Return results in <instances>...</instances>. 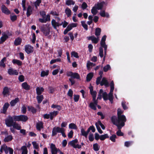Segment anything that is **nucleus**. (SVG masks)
I'll use <instances>...</instances> for the list:
<instances>
[{"instance_id":"473e14b6","label":"nucleus","mask_w":154,"mask_h":154,"mask_svg":"<svg viewBox=\"0 0 154 154\" xmlns=\"http://www.w3.org/2000/svg\"><path fill=\"white\" fill-rule=\"evenodd\" d=\"M78 141L77 139H75L74 140H73L70 141L68 143V144L70 145L71 146L73 147L75 145V143H78Z\"/></svg>"},{"instance_id":"2eb2a0df","label":"nucleus","mask_w":154,"mask_h":154,"mask_svg":"<svg viewBox=\"0 0 154 154\" xmlns=\"http://www.w3.org/2000/svg\"><path fill=\"white\" fill-rule=\"evenodd\" d=\"M26 11V16L27 17H29L32 13L33 8L32 6L30 5H29L27 8Z\"/></svg>"},{"instance_id":"4d7b16f0","label":"nucleus","mask_w":154,"mask_h":154,"mask_svg":"<svg viewBox=\"0 0 154 154\" xmlns=\"http://www.w3.org/2000/svg\"><path fill=\"white\" fill-rule=\"evenodd\" d=\"M39 14L43 18H45L46 16V14L45 11H40Z\"/></svg>"},{"instance_id":"ea45409f","label":"nucleus","mask_w":154,"mask_h":154,"mask_svg":"<svg viewBox=\"0 0 154 154\" xmlns=\"http://www.w3.org/2000/svg\"><path fill=\"white\" fill-rule=\"evenodd\" d=\"M51 107L52 108H57V109L59 111L61 109V107L60 105L52 104L51 106Z\"/></svg>"},{"instance_id":"8fccbe9b","label":"nucleus","mask_w":154,"mask_h":154,"mask_svg":"<svg viewBox=\"0 0 154 154\" xmlns=\"http://www.w3.org/2000/svg\"><path fill=\"white\" fill-rule=\"evenodd\" d=\"M117 138V136L115 134H112L109 137V139L112 142H116V139Z\"/></svg>"},{"instance_id":"603ef678","label":"nucleus","mask_w":154,"mask_h":154,"mask_svg":"<svg viewBox=\"0 0 154 154\" xmlns=\"http://www.w3.org/2000/svg\"><path fill=\"white\" fill-rule=\"evenodd\" d=\"M110 69L111 67L110 65L109 64H107L103 67V70L104 72H106Z\"/></svg>"},{"instance_id":"09e8293b","label":"nucleus","mask_w":154,"mask_h":154,"mask_svg":"<svg viewBox=\"0 0 154 154\" xmlns=\"http://www.w3.org/2000/svg\"><path fill=\"white\" fill-rule=\"evenodd\" d=\"M71 54V57L73 56L74 57L77 58H79V57L78 53L75 51L72 52Z\"/></svg>"},{"instance_id":"4c0bfd02","label":"nucleus","mask_w":154,"mask_h":154,"mask_svg":"<svg viewBox=\"0 0 154 154\" xmlns=\"http://www.w3.org/2000/svg\"><path fill=\"white\" fill-rule=\"evenodd\" d=\"M81 23L82 26L84 28V29L86 30H88V26L87 24H86L85 23V21H81Z\"/></svg>"},{"instance_id":"c9c22d12","label":"nucleus","mask_w":154,"mask_h":154,"mask_svg":"<svg viewBox=\"0 0 154 154\" xmlns=\"http://www.w3.org/2000/svg\"><path fill=\"white\" fill-rule=\"evenodd\" d=\"M109 136L107 134L100 135V139L102 141L108 138Z\"/></svg>"},{"instance_id":"f257e3e1","label":"nucleus","mask_w":154,"mask_h":154,"mask_svg":"<svg viewBox=\"0 0 154 154\" xmlns=\"http://www.w3.org/2000/svg\"><path fill=\"white\" fill-rule=\"evenodd\" d=\"M111 120L112 124L116 126H118L119 128L121 127H123L125 125V122L126 121L127 119L125 116L122 115V116H118L117 117L116 116H112Z\"/></svg>"},{"instance_id":"f704fd0d","label":"nucleus","mask_w":154,"mask_h":154,"mask_svg":"<svg viewBox=\"0 0 154 154\" xmlns=\"http://www.w3.org/2000/svg\"><path fill=\"white\" fill-rule=\"evenodd\" d=\"M101 31V30L100 28H96L95 30V35L97 36L98 37L100 35Z\"/></svg>"},{"instance_id":"e2e57ef3","label":"nucleus","mask_w":154,"mask_h":154,"mask_svg":"<svg viewBox=\"0 0 154 154\" xmlns=\"http://www.w3.org/2000/svg\"><path fill=\"white\" fill-rule=\"evenodd\" d=\"M18 80L20 82H22L24 80V77L23 75H20L18 77Z\"/></svg>"},{"instance_id":"1a4fd4ad","label":"nucleus","mask_w":154,"mask_h":154,"mask_svg":"<svg viewBox=\"0 0 154 154\" xmlns=\"http://www.w3.org/2000/svg\"><path fill=\"white\" fill-rule=\"evenodd\" d=\"M25 51L27 54H30L33 52V47L29 45H25Z\"/></svg>"},{"instance_id":"bf43d9fd","label":"nucleus","mask_w":154,"mask_h":154,"mask_svg":"<svg viewBox=\"0 0 154 154\" xmlns=\"http://www.w3.org/2000/svg\"><path fill=\"white\" fill-rule=\"evenodd\" d=\"M88 7L87 4L85 2H83L81 8L82 9L84 10L86 9Z\"/></svg>"},{"instance_id":"5701e85b","label":"nucleus","mask_w":154,"mask_h":154,"mask_svg":"<svg viewBox=\"0 0 154 154\" xmlns=\"http://www.w3.org/2000/svg\"><path fill=\"white\" fill-rule=\"evenodd\" d=\"M28 110L29 111L31 112L33 114L36 113L37 109L32 106H28L27 107Z\"/></svg>"},{"instance_id":"dca6fc26","label":"nucleus","mask_w":154,"mask_h":154,"mask_svg":"<svg viewBox=\"0 0 154 154\" xmlns=\"http://www.w3.org/2000/svg\"><path fill=\"white\" fill-rule=\"evenodd\" d=\"M107 4V2L103 1L100 3H98L97 4V6L96 8H97V10H101L102 9L103 5H106Z\"/></svg>"},{"instance_id":"49530a36","label":"nucleus","mask_w":154,"mask_h":154,"mask_svg":"<svg viewBox=\"0 0 154 154\" xmlns=\"http://www.w3.org/2000/svg\"><path fill=\"white\" fill-rule=\"evenodd\" d=\"M95 125L98 132L100 134L103 133V131L100 128L98 125V123L97 122L96 123Z\"/></svg>"},{"instance_id":"6e6552de","label":"nucleus","mask_w":154,"mask_h":154,"mask_svg":"<svg viewBox=\"0 0 154 154\" xmlns=\"http://www.w3.org/2000/svg\"><path fill=\"white\" fill-rule=\"evenodd\" d=\"M96 38L94 35L87 37V38L88 40H91L93 43L94 44H97L99 41V37L97 36Z\"/></svg>"},{"instance_id":"aec40b11","label":"nucleus","mask_w":154,"mask_h":154,"mask_svg":"<svg viewBox=\"0 0 154 154\" xmlns=\"http://www.w3.org/2000/svg\"><path fill=\"white\" fill-rule=\"evenodd\" d=\"M36 94L37 95H40L44 91V89L43 87H37L36 89Z\"/></svg>"},{"instance_id":"c756f323","label":"nucleus","mask_w":154,"mask_h":154,"mask_svg":"<svg viewBox=\"0 0 154 154\" xmlns=\"http://www.w3.org/2000/svg\"><path fill=\"white\" fill-rule=\"evenodd\" d=\"M16 121L14 122V124L12 126L14 128L18 130H20L21 128V126L19 125L18 124L16 123Z\"/></svg>"},{"instance_id":"393cba45","label":"nucleus","mask_w":154,"mask_h":154,"mask_svg":"<svg viewBox=\"0 0 154 154\" xmlns=\"http://www.w3.org/2000/svg\"><path fill=\"white\" fill-rule=\"evenodd\" d=\"M36 98L37 100L38 103L40 104L44 99V96L42 95H38L36 96Z\"/></svg>"},{"instance_id":"cd10ccee","label":"nucleus","mask_w":154,"mask_h":154,"mask_svg":"<svg viewBox=\"0 0 154 154\" xmlns=\"http://www.w3.org/2000/svg\"><path fill=\"white\" fill-rule=\"evenodd\" d=\"M9 90L8 88L7 87H5L3 89L2 94L4 96H5L9 94Z\"/></svg>"},{"instance_id":"6e6d98bb","label":"nucleus","mask_w":154,"mask_h":154,"mask_svg":"<svg viewBox=\"0 0 154 154\" xmlns=\"http://www.w3.org/2000/svg\"><path fill=\"white\" fill-rule=\"evenodd\" d=\"M74 100L75 102H77L79 99L80 96L78 95L74 94Z\"/></svg>"},{"instance_id":"3c124183","label":"nucleus","mask_w":154,"mask_h":154,"mask_svg":"<svg viewBox=\"0 0 154 154\" xmlns=\"http://www.w3.org/2000/svg\"><path fill=\"white\" fill-rule=\"evenodd\" d=\"M89 107L92 109L94 110H95L97 109V108L95 105L94 104L93 102H91L89 105Z\"/></svg>"},{"instance_id":"a211bd4d","label":"nucleus","mask_w":154,"mask_h":154,"mask_svg":"<svg viewBox=\"0 0 154 154\" xmlns=\"http://www.w3.org/2000/svg\"><path fill=\"white\" fill-rule=\"evenodd\" d=\"M59 113L58 111H54L52 112H50V119L52 120Z\"/></svg>"},{"instance_id":"79ce46f5","label":"nucleus","mask_w":154,"mask_h":154,"mask_svg":"<svg viewBox=\"0 0 154 154\" xmlns=\"http://www.w3.org/2000/svg\"><path fill=\"white\" fill-rule=\"evenodd\" d=\"M97 8L96 7H93L91 10V12L93 14L95 15L97 14Z\"/></svg>"},{"instance_id":"864d4df0","label":"nucleus","mask_w":154,"mask_h":154,"mask_svg":"<svg viewBox=\"0 0 154 154\" xmlns=\"http://www.w3.org/2000/svg\"><path fill=\"white\" fill-rule=\"evenodd\" d=\"M32 144L34 148L36 149H38L39 148L38 145L37 143L35 141H33L32 142Z\"/></svg>"},{"instance_id":"72a5a7b5","label":"nucleus","mask_w":154,"mask_h":154,"mask_svg":"<svg viewBox=\"0 0 154 154\" xmlns=\"http://www.w3.org/2000/svg\"><path fill=\"white\" fill-rule=\"evenodd\" d=\"M65 12L68 17L71 16L72 12L71 10L68 8H66L65 10Z\"/></svg>"},{"instance_id":"5fc2aeb1","label":"nucleus","mask_w":154,"mask_h":154,"mask_svg":"<svg viewBox=\"0 0 154 154\" xmlns=\"http://www.w3.org/2000/svg\"><path fill=\"white\" fill-rule=\"evenodd\" d=\"M94 150L96 151H98L99 148L98 146V144L97 143L94 144L93 145Z\"/></svg>"},{"instance_id":"423d86ee","label":"nucleus","mask_w":154,"mask_h":154,"mask_svg":"<svg viewBox=\"0 0 154 154\" xmlns=\"http://www.w3.org/2000/svg\"><path fill=\"white\" fill-rule=\"evenodd\" d=\"M66 75L68 77H70L71 78L79 79L80 78V75L78 73L73 72L72 71L67 72Z\"/></svg>"},{"instance_id":"052dcab7","label":"nucleus","mask_w":154,"mask_h":154,"mask_svg":"<svg viewBox=\"0 0 154 154\" xmlns=\"http://www.w3.org/2000/svg\"><path fill=\"white\" fill-rule=\"evenodd\" d=\"M73 92L72 90L71 89H69L67 93V95L68 96L71 97H72L73 96Z\"/></svg>"},{"instance_id":"de8ad7c7","label":"nucleus","mask_w":154,"mask_h":154,"mask_svg":"<svg viewBox=\"0 0 154 154\" xmlns=\"http://www.w3.org/2000/svg\"><path fill=\"white\" fill-rule=\"evenodd\" d=\"M103 97L104 100H106L109 99L108 95L106 92L103 93Z\"/></svg>"},{"instance_id":"0eeeda50","label":"nucleus","mask_w":154,"mask_h":154,"mask_svg":"<svg viewBox=\"0 0 154 154\" xmlns=\"http://www.w3.org/2000/svg\"><path fill=\"white\" fill-rule=\"evenodd\" d=\"M106 38V36L104 35L102 37L100 42V46L103 47L105 54L106 53V51L107 48V46L106 45L105 41Z\"/></svg>"},{"instance_id":"412c9836","label":"nucleus","mask_w":154,"mask_h":154,"mask_svg":"<svg viewBox=\"0 0 154 154\" xmlns=\"http://www.w3.org/2000/svg\"><path fill=\"white\" fill-rule=\"evenodd\" d=\"M2 35L0 38L2 43L5 42L9 38L8 35L5 34V32L2 33Z\"/></svg>"},{"instance_id":"13d9d810","label":"nucleus","mask_w":154,"mask_h":154,"mask_svg":"<svg viewBox=\"0 0 154 154\" xmlns=\"http://www.w3.org/2000/svg\"><path fill=\"white\" fill-rule=\"evenodd\" d=\"M26 107L24 106L23 105L22 107L21 112L22 113L25 114L26 113Z\"/></svg>"},{"instance_id":"338daca9","label":"nucleus","mask_w":154,"mask_h":154,"mask_svg":"<svg viewBox=\"0 0 154 154\" xmlns=\"http://www.w3.org/2000/svg\"><path fill=\"white\" fill-rule=\"evenodd\" d=\"M58 54V57H61L62 55L63 50L62 49L60 48V49L57 51Z\"/></svg>"},{"instance_id":"0e129e2a","label":"nucleus","mask_w":154,"mask_h":154,"mask_svg":"<svg viewBox=\"0 0 154 154\" xmlns=\"http://www.w3.org/2000/svg\"><path fill=\"white\" fill-rule=\"evenodd\" d=\"M102 78L101 77H97L96 79V84L97 85H98L99 84H100L101 80Z\"/></svg>"},{"instance_id":"39448f33","label":"nucleus","mask_w":154,"mask_h":154,"mask_svg":"<svg viewBox=\"0 0 154 154\" xmlns=\"http://www.w3.org/2000/svg\"><path fill=\"white\" fill-rule=\"evenodd\" d=\"M14 116H11L10 115H9L7 119H5V124L7 126L11 127L13 125L14 123Z\"/></svg>"},{"instance_id":"f8f14e48","label":"nucleus","mask_w":154,"mask_h":154,"mask_svg":"<svg viewBox=\"0 0 154 154\" xmlns=\"http://www.w3.org/2000/svg\"><path fill=\"white\" fill-rule=\"evenodd\" d=\"M100 85L101 86L104 85L106 87H108L109 86V82L106 78L105 77L102 78V81L100 83Z\"/></svg>"},{"instance_id":"f3484780","label":"nucleus","mask_w":154,"mask_h":154,"mask_svg":"<svg viewBox=\"0 0 154 154\" xmlns=\"http://www.w3.org/2000/svg\"><path fill=\"white\" fill-rule=\"evenodd\" d=\"M22 88L25 90L28 91L31 88L30 85H28L27 82H24L22 83L21 85Z\"/></svg>"},{"instance_id":"a18cd8bd","label":"nucleus","mask_w":154,"mask_h":154,"mask_svg":"<svg viewBox=\"0 0 154 154\" xmlns=\"http://www.w3.org/2000/svg\"><path fill=\"white\" fill-rule=\"evenodd\" d=\"M81 135L87 137L88 136L87 134L86 133V132L85 131V129L83 128H82L81 129Z\"/></svg>"},{"instance_id":"f03ea898","label":"nucleus","mask_w":154,"mask_h":154,"mask_svg":"<svg viewBox=\"0 0 154 154\" xmlns=\"http://www.w3.org/2000/svg\"><path fill=\"white\" fill-rule=\"evenodd\" d=\"M65 129L63 128H60L59 127H54L52 130V136H55L57 133H61L62 136L64 137H66V135L64 133Z\"/></svg>"},{"instance_id":"9b49d317","label":"nucleus","mask_w":154,"mask_h":154,"mask_svg":"<svg viewBox=\"0 0 154 154\" xmlns=\"http://www.w3.org/2000/svg\"><path fill=\"white\" fill-rule=\"evenodd\" d=\"M9 106L10 105L8 103H5L3 106L2 109L1 111V112L4 114H6Z\"/></svg>"},{"instance_id":"a878e982","label":"nucleus","mask_w":154,"mask_h":154,"mask_svg":"<svg viewBox=\"0 0 154 154\" xmlns=\"http://www.w3.org/2000/svg\"><path fill=\"white\" fill-rule=\"evenodd\" d=\"M93 76V73L90 72L88 74L86 77V81L87 82L90 81L92 79Z\"/></svg>"},{"instance_id":"bb28decb","label":"nucleus","mask_w":154,"mask_h":154,"mask_svg":"<svg viewBox=\"0 0 154 154\" xmlns=\"http://www.w3.org/2000/svg\"><path fill=\"white\" fill-rule=\"evenodd\" d=\"M12 62L13 64H17L19 66H20L22 64V61L17 59H13L12 61Z\"/></svg>"},{"instance_id":"9d476101","label":"nucleus","mask_w":154,"mask_h":154,"mask_svg":"<svg viewBox=\"0 0 154 154\" xmlns=\"http://www.w3.org/2000/svg\"><path fill=\"white\" fill-rule=\"evenodd\" d=\"M1 9L2 12L6 15H9L11 13L10 11L4 5H2Z\"/></svg>"},{"instance_id":"7ed1b4c3","label":"nucleus","mask_w":154,"mask_h":154,"mask_svg":"<svg viewBox=\"0 0 154 154\" xmlns=\"http://www.w3.org/2000/svg\"><path fill=\"white\" fill-rule=\"evenodd\" d=\"M40 29L41 32L45 36H48L50 33V28L48 25H43L41 26Z\"/></svg>"},{"instance_id":"b1692460","label":"nucleus","mask_w":154,"mask_h":154,"mask_svg":"<svg viewBox=\"0 0 154 154\" xmlns=\"http://www.w3.org/2000/svg\"><path fill=\"white\" fill-rule=\"evenodd\" d=\"M13 139L12 135H9L5 137L4 139V141L5 142H7L11 141Z\"/></svg>"},{"instance_id":"6ab92c4d","label":"nucleus","mask_w":154,"mask_h":154,"mask_svg":"<svg viewBox=\"0 0 154 154\" xmlns=\"http://www.w3.org/2000/svg\"><path fill=\"white\" fill-rule=\"evenodd\" d=\"M22 39L20 37H17L16 38L14 42V44L15 46H17L21 44Z\"/></svg>"},{"instance_id":"20e7f679","label":"nucleus","mask_w":154,"mask_h":154,"mask_svg":"<svg viewBox=\"0 0 154 154\" xmlns=\"http://www.w3.org/2000/svg\"><path fill=\"white\" fill-rule=\"evenodd\" d=\"M14 120L15 121H22L26 122L28 119V117L24 115H21L19 116H14Z\"/></svg>"},{"instance_id":"2f4dec72","label":"nucleus","mask_w":154,"mask_h":154,"mask_svg":"<svg viewBox=\"0 0 154 154\" xmlns=\"http://www.w3.org/2000/svg\"><path fill=\"white\" fill-rule=\"evenodd\" d=\"M122 127H121V128H118V126L117 127L118 131H117L116 134L118 136H123L124 134L121 131V130Z\"/></svg>"},{"instance_id":"774afa93","label":"nucleus","mask_w":154,"mask_h":154,"mask_svg":"<svg viewBox=\"0 0 154 154\" xmlns=\"http://www.w3.org/2000/svg\"><path fill=\"white\" fill-rule=\"evenodd\" d=\"M17 16L16 15L11 16L10 17L11 20L12 22L15 21L17 19Z\"/></svg>"},{"instance_id":"37998d69","label":"nucleus","mask_w":154,"mask_h":154,"mask_svg":"<svg viewBox=\"0 0 154 154\" xmlns=\"http://www.w3.org/2000/svg\"><path fill=\"white\" fill-rule=\"evenodd\" d=\"M49 74V71L47 70L46 72L45 71H42L41 73V77H44L45 76H47Z\"/></svg>"},{"instance_id":"c03bdc74","label":"nucleus","mask_w":154,"mask_h":154,"mask_svg":"<svg viewBox=\"0 0 154 154\" xmlns=\"http://www.w3.org/2000/svg\"><path fill=\"white\" fill-rule=\"evenodd\" d=\"M69 128H70L74 129H76L77 128L76 125L73 123H71L69 124Z\"/></svg>"},{"instance_id":"a19ab883","label":"nucleus","mask_w":154,"mask_h":154,"mask_svg":"<svg viewBox=\"0 0 154 154\" xmlns=\"http://www.w3.org/2000/svg\"><path fill=\"white\" fill-rule=\"evenodd\" d=\"M51 25L53 27H54V29H57V28L56 27V25L58 22H56V21L54 20L53 19L51 21Z\"/></svg>"},{"instance_id":"c85d7f7f","label":"nucleus","mask_w":154,"mask_h":154,"mask_svg":"<svg viewBox=\"0 0 154 154\" xmlns=\"http://www.w3.org/2000/svg\"><path fill=\"white\" fill-rule=\"evenodd\" d=\"M36 128L37 129L40 131L41 128H43V123L42 122H40L36 124Z\"/></svg>"},{"instance_id":"ddd939ff","label":"nucleus","mask_w":154,"mask_h":154,"mask_svg":"<svg viewBox=\"0 0 154 154\" xmlns=\"http://www.w3.org/2000/svg\"><path fill=\"white\" fill-rule=\"evenodd\" d=\"M8 73L10 75H17L18 74V73L16 70L13 69L12 68L8 69Z\"/></svg>"},{"instance_id":"4be33fe9","label":"nucleus","mask_w":154,"mask_h":154,"mask_svg":"<svg viewBox=\"0 0 154 154\" xmlns=\"http://www.w3.org/2000/svg\"><path fill=\"white\" fill-rule=\"evenodd\" d=\"M20 101L18 97L16 98L14 100H12L10 103V105L11 106H14L15 104Z\"/></svg>"},{"instance_id":"69168bd1","label":"nucleus","mask_w":154,"mask_h":154,"mask_svg":"<svg viewBox=\"0 0 154 154\" xmlns=\"http://www.w3.org/2000/svg\"><path fill=\"white\" fill-rule=\"evenodd\" d=\"M41 0H36L35 3V7L37 8V6H39L40 4L41 3Z\"/></svg>"},{"instance_id":"e433bc0d","label":"nucleus","mask_w":154,"mask_h":154,"mask_svg":"<svg viewBox=\"0 0 154 154\" xmlns=\"http://www.w3.org/2000/svg\"><path fill=\"white\" fill-rule=\"evenodd\" d=\"M103 47L101 46L99 48V55L101 58L103 57Z\"/></svg>"},{"instance_id":"7c9ffc66","label":"nucleus","mask_w":154,"mask_h":154,"mask_svg":"<svg viewBox=\"0 0 154 154\" xmlns=\"http://www.w3.org/2000/svg\"><path fill=\"white\" fill-rule=\"evenodd\" d=\"M21 149L22 150L21 154H27L28 150L26 146H23L21 148Z\"/></svg>"},{"instance_id":"58836bf2","label":"nucleus","mask_w":154,"mask_h":154,"mask_svg":"<svg viewBox=\"0 0 154 154\" xmlns=\"http://www.w3.org/2000/svg\"><path fill=\"white\" fill-rule=\"evenodd\" d=\"M66 4L68 6L71 5H74L75 4V2L73 1V0H67L66 1Z\"/></svg>"},{"instance_id":"4468645a","label":"nucleus","mask_w":154,"mask_h":154,"mask_svg":"<svg viewBox=\"0 0 154 154\" xmlns=\"http://www.w3.org/2000/svg\"><path fill=\"white\" fill-rule=\"evenodd\" d=\"M50 149L52 154H57V148L55 144L51 143L50 145Z\"/></svg>"},{"instance_id":"680f3d73","label":"nucleus","mask_w":154,"mask_h":154,"mask_svg":"<svg viewBox=\"0 0 154 154\" xmlns=\"http://www.w3.org/2000/svg\"><path fill=\"white\" fill-rule=\"evenodd\" d=\"M89 140L91 142L93 141L94 140V135L92 133H90V134L89 136Z\"/></svg>"}]
</instances>
